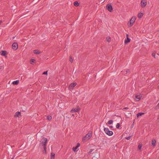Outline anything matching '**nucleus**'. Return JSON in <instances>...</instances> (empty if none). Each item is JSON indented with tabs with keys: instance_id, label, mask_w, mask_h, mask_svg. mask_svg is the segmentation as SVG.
<instances>
[{
	"instance_id": "nucleus-1",
	"label": "nucleus",
	"mask_w": 159,
	"mask_h": 159,
	"mask_svg": "<svg viewBox=\"0 0 159 159\" xmlns=\"http://www.w3.org/2000/svg\"><path fill=\"white\" fill-rule=\"evenodd\" d=\"M92 136V132L91 131H89V133L87 134L85 136L83 137V139L84 140L87 141L89 140Z\"/></svg>"
},
{
	"instance_id": "nucleus-2",
	"label": "nucleus",
	"mask_w": 159,
	"mask_h": 159,
	"mask_svg": "<svg viewBox=\"0 0 159 159\" xmlns=\"http://www.w3.org/2000/svg\"><path fill=\"white\" fill-rule=\"evenodd\" d=\"M48 139L47 138L43 137L41 141V143L39 144V145L46 146L47 143Z\"/></svg>"
},
{
	"instance_id": "nucleus-3",
	"label": "nucleus",
	"mask_w": 159,
	"mask_h": 159,
	"mask_svg": "<svg viewBox=\"0 0 159 159\" xmlns=\"http://www.w3.org/2000/svg\"><path fill=\"white\" fill-rule=\"evenodd\" d=\"M104 130L105 133L109 136H111L113 134V132L109 130L108 128H104Z\"/></svg>"
},
{
	"instance_id": "nucleus-4",
	"label": "nucleus",
	"mask_w": 159,
	"mask_h": 159,
	"mask_svg": "<svg viewBox=\"0 0 159 159\" xmlns=\"http://www.w3.org/2000/svg\"><path fill=\"white\" fill-rule=\"evenodd\" d=\"M136 19V18L135 16H133L132 17V18L129 20V25H130V26L129 25V26L130 27L133 25V24L135 22Z\"/></svg>"
},
{
	"instance_id": "nucleus-5",
	"label": "nucleus",
	"mask_w": 159,
	"mask_h": 159,
	"mask_svg": "<svg viewBox=\"0 0 159 159\" xmlns=\"http://www.w3.org/2000/svg\"><path fill=\"white\" fill-rule=\"evenodd\" d=\"M106 7L107 10L109 12H111L113 11V8L112 5L111 4H107L106 6Z\"/></svg>"
},
{
	"instance_id": "nucleus-6",
	"label": "nucleus",
	"mask_w": 159,
	"mask_h": 159,
	"mask_svg": "<svg viewBox=\"0 0 159 159\" xmlns=\"http://www.w3.org/2000/svg\"><path fill=\"white\" fill-rule=\"evenodd\" d=\"M12 48L14 50H16L18 48V45L16 43H14L12 45Z\"/></svg>"
},
{
	"instance_id": "nucleus-7",
	"label": "nucleus",
	"mask_w": 159,
	"mask_h": 159,
	"mask_svg": "<svg viewBox=\"0 0 159 159\" xmlns=\"http://www.w3.org/2000/svg\"><path fill=\"white\" fill-rule=\"evenodd\" d=\"M141 4L142 7H145L147 5V0H141Z\"/></svg>"
},
{
	"instance_id": "nucleus-8",
	"label": "nucleus",
	"mask_w": 159,
	"mask_h": 159,
	"mask_svg": "<svg viewBox=\"0 0 159 159\" xmlns=\"http://www.w3.org/2000/svg\"><path fill=\"white\" fill-rule=\"evenodd\" d=\"M77 84L76 83H72L70 84L69 86L68 89H73L74 87Z\"/></svg>"
},
{
	"instance_id": "nucleus-9",
	"label": "nucleus",
	"mask_w": 159,
	"mask_h": 159,
	"mask_svg": "<svg viewBox=\"0 0 159 159\" xmlns=\"http://www.w3.org/2000/svg\"><path fill=\"white\" fill-rule=\"evenodd\" d=\"M80 110V108L79 107H77V108H73L71 110L70 112L72 113L78 112Z\"/></svg>"
},
{
	"instance_id": "nucleus-10",
	"label": "nucleus",
	"mask_w": 159,
	"mask_h": 159,
	"mask_svg": "<svg viewBox=\"0 0 159 159\" xmlns=\"http://www.w3.org/2000/svg\"><path fill=\"white\" fill-rule=\"evenodd\" d=\"M7 52L5 50H2L0 52V54L2 56H4L6 57H7V56H6L7 54Z\"/></svg>"
},
{
	"instance_id": "nucleus-11",
	"label": "nucleus",
	"mask_w": 159,
	"mask_h": 159,
	"mask_svg": "<svg viewBox=\"0 0 159 159\" xmlns=\"http://www.w3.org/2000/svg\"><path fill=\"white\" fill-rule=\"evenodd\" d=\"M127 38L125 39V40L124 43L125 44H126L128 43H129L130 41V38L128 37V34H127L126 35Z\"/></svg>"
},
{
	"instance_id": "nucleus-12",
	"label": "nucleus",
	"mask_w": 159,
	"mask_h": 159,
	"mask_svg": "<svg viewBox=\"0 0 159 159\" xmlns=\"http://www.w3.org/2000/svg\"><path fill=\"white\" fill-rule=\"evenodd\" d=\"M19 116H21L20 112L19 111H17L16 113L15 114L14 116L15 117H19Z\"/></svg>"
},
{
	"instance_id": "nucleus-13",
	"label": "nucleus",
	"mask_w": 159,
	"mask_h": 159,
	"mask_svg": "<svg viewBox=\"0 0 159 159\" xmlns=\"http://www.w3.org/2000/svg\"><path fill=\"white\" fill-rule=\"evenodd\" d=\"M33 52L36 54H39L41 53V52L39 50H35L33 51Z\"/></svg>"
},
{
	"instance_id": "nucleus-14",
	"label": "nucleus",
	"mask_w": 159,
	"mask_h": 159,
	"mask_svg": "<svg viewBox=\"0 0 159 159\" xmlns=\"http://www.w3.org/2000/svg\"><path fill=\"white\" fill-rule=\"evenodd\" d=\"M144 114V113L139 112L137 114V118H139V116H142Z\"/></svg>"
},
{
	"instance_id": "nucleus-15",
	"label": "nucleus",
	"mask_w": 159,
	"mask_h": 159,
	"mask_svg": "<svg viewBox=\"0 0 159 159\" xmlns=\"http://www.w3.org/2000/svg\"><path fill=\"white\" fill-rule=\"evenodd\" d=\"M19 83V80H16L15 81H14L12 82V84L14 85H17Z\"/></svg>"
},
{
	"instance_id": "nucleus-16",
	"label": "nucleus",
	"mask_w": 159,
	"mask_h": 159,
	"mask_svg": "<svg viewBox=\"0 0 159 159\" xmlns=\"http://www.w3.org/2000/svg\"><path fill=\"white\" fill-rule=\"evenodd\" d=\"M143 15V13H142L140 12L138 14V17L140 19L142 18Z\"/></svg>"
},
{
	"instance_id": "nucleus-17",
	"label": "nucleus",
	"mask_w": 159,
	"mask_h": 159,
	"mask_svg": "<svg viewBox=\"0 0 159 159\" xmlns=\"http://www.w3.org/2000/svg\"><path fill=\"white\" fill-rule=\"evenodd\" d=\"M156 140L155 139H153L152 141V145L154 147L156 146Z\"/></svg>"
},
{
	"instance_id": "nucleus-18",
	"label": "nucleus",
	"mask_w": 159,
	"mask_h": 159,
	"mask_svg": "<svg viewBox=\"0 0 159 159\" xmlns=\"http://www.w3.org/2000/svg\"><path fill=\"white\" fill-rule=\"evenodd\" d=\"M141 97H141L140 95H136L135 96V98L137 100V101H139L140 100Z\"/></svg>"
},
{
	"instance_id": "nucleus-19",
	"label": "nucleus",
	"mask_w": 159,
	"mask_h": 159,
	"mask_svg": "<svg viewBox=\"0 0 159 159\" xmlns=\"http://www.w3.org/2000/svg\"><path fill=\"white\" fill-rule=\"evenodd\" d=\"M51 159H54L55 156V154L54 153L52 152L51 153Z\"/></svg>"
},
{
	"instance_id": "nucleus-20",
	"label": "nucleus",
	"mask_w": 159,
	"mask_h": 159,
	"mask_svg": "<svg viewBox=\"0 0 159 159\" xmlns=\"http://www.w3.org/2000/svg\"><path fill=\"white\" fill-rule=\"evenodd\" d=\"M73 4H74V5L76 7L78 6L79 5V3L77 1L75 2H74Z\"/></svg>"
},
{
	"instance_id": "nucleus-21",
	"label": "nucleus",
	"mask_w": 159,
	"mask_h": 159,
	"mask_svg": "<svg viewBox=\"0 0 159 159\" xmlns=\"http://www.w3.org/2000/svg\"><path fill=\"white\" fill-rule=\"evenodd\" d=\"M96 153H97V152H96ZM98 155L97 154L96 156H94L93 157L92 159H98Z\"/></svg>"
},
{
	"instance_id": "nucleus-22",
	"label": "nucleus",
	"mask_w": 159,
	"mask_h": 159,
	"mask_svg": "<svg viewBox=\"0 0 159 159\" xmlns=\"http://www.w3.org/2000/svg\"><path fill=\"white\" fill-rule=\"evenodd\" d=\"M113 121L112 120H110L108 121L107 124L109 125H111L113 123Z\"/></svg>"
},
{
	"instance_id": "nucleus-23",
	"label": "nucleus",
	"mask_w": 159,
	"mask_h": 159,
	"mask_svg": "<svg viewBox=\"0 0 159 159\" xmlns=\"http://www.w3.org/2000/svg\"><path fill=\"white\" fill-rule=\"evenodd\" d=\"M43 149H44V151L43 152V153H45L46 154H47L46 146H43Z\"/></svg>"
},
{
	"instance_id": "nucleus-24",
	"label": "nucleus",
	"mask_w": 159,
	"mask_h": 159,
	"mask_svg": "<svg viewBox=\"0 0 159 159\" xmlns=\"http://www.w3.org/2000/svg\"><path fill=\"white\" fill-rule=\"evenodd\" d=\"M142 144H139L138 146V149L139 150H141L142 148Z\"/></svg>"
},
{
	"instance_id": "nucleus-25",
	"label": "nucleus",
	"mask_w": 159,
	"mask_h": 159,
	"mask_svg": "<svg viewBox=\"0 0 159 159\" xmlns=\"http://www.w3.org/2000/svg\"><path fill=\"white\" fill-rule=\"evenodd\" d=\"M35 60L34 59H31L30 60V63L31 64H32V63H35Z\"/></svg>"
},
{
	"instance_id": "nucleus-26",
	"label": "nucleus",
	"mask_w": 159,
	"mask_h": 159,
	"mask_svg": "<svg viewBox=\"0 0 159 159\" xmlns=\"http://www.w3.org/2000/svg\"><path fill=\"white\" fill-rule=\"evenodd\" d=\"M111 38L110 37H107L106 38L107 41L108 42H110L111 41Z\"/></svg>"
},
{
	"instance_id": "nucleus-27",
	"label": "nucleus",
	"mask_w": 159,
	"mask_h": 159,
	"mask_svg": "<svg viewBox=\"0 0 159 159\" xmlns=\"http://www.w3.org/2000/svg\"><path fill=\"white\" fill-rule=\"evenodd\" d=\"M77 147H73V148H72V150H73L75 152H76V151H77Z\"/></svg>"
},
{
	"instance_id": "nucleus-28",
	"label": "nucleus",
	"mask_w": 159,
	"mask_h": 159,
	"mask_svg": "<svg viewBox=\"0 0 159 159\" xmlns=\"http://www.w3.org/2000/svg\"><path fill=\"white\" fill-rule=\"evenodd\" d=\"M52 117L51 116H48L47 117V119L49 120H51L52 119Z\"/></svg>"
},
{
	"instance_id": "nucleus-29",
	"label": "nucleus",
	"mask_w": 159,
	"mask_h": 159,
	"mask_svg": "<svg viewBox=\"0 0 159 159\" xmlns=\"http://www.w3.org/2000/svg\"><path fill=\"white\" fill-rule=\"evenodd\" d=\"M69 61H70V62H73V60L72 57L71 56H70V57Z\"/></svg>"
},
{
	"instance_id": "nucleus-30",
	"label": "nucleus",
	"mask_w": 159,
	"mask_h": 159,
	"mask_svg": "<svg viewBox=\"0 0 159 159\" xmlns=\"http://www.w3.org/2000/svg\"><path fill=\"white\" fill-rule=\"evenodd\" d=\"M120 125L119 123H118L116 125V128L117 129H119L120 127Z\"/></svg>"
},
{
	"instance_id": "nucleus-31",
	"label": "nucleus",
	"mask_w": 159,
	"mask_h": 159,
	"mask_svg": "<svg viewBox=\"0 0 159 159\" xmlns=\"http://www.w3.org/2000/svg\"><path fill=\"white\" fill-rule=\"evenodd\" d=\"M48 74V71H45L42 74L43 75H47Z\"/></svg>"
},
{
	"instance_id": "nucleus-32",
	"label": "nucleus",
	"mask_w": 159,
	"mask_h": 159,
	"mask_svg": "<svg viewBox=\"0 0 159 159\" xmlns=\"http://www.w3.org/2000/svg\"><path fill=\"white\" fill-rule=\"evenodd\" d=\"M80 146V143H78L77 144V145L76 146H75L76 147H77V148H79Z\"/></svg>"
},
{
	"instance_id": "nucleus-33",
	"label": "nucleus",
	"mask_w": 159,
	"mask_h": 159,
	"mask_svg": "<svg viewBox=\"0 0 159 159\" xmlns=\"http://www.w3.org/2000/svg\"><path fill=\"white\" fill-rule=\"evenodd\" d=\"M131 136H128V137H125V139H127V140H129L130 139V138L131 137Z\"/></svg>"
},
{
	"instance_id": "nucleus-34",
	"label": "nucleus",
	"mask_w": 159,
	"mask_h": 159,
	"mask_svg": "<svg viewBox=\"0 0 159 159\" xmlns=\"http://www.w3.org/2000/svg\"><path fill=\"white\" fill-rule=\"evenodd\" d=\"M159 109V107L157 105L156 107H155V109L156 110H157L158 109Z\"/></svg>"
},
{
	"instance_id": "nucleus-35",
	"label": "nucleus",
	"mask_w": 159,
	"mask_h": 159,
	"mask_svg": "<svg viewBox=\"0 0 159 159\" xmlns=\"http://www.w3.org/2000/svg\"><path fill=\"white\" fill-rule=\"evenodd\" d=\"M152 57H154V58H155V53H152Z\"/></svg>"
},
{
	"instance_id": "nucleus-36",
	"label": "nucleus",
	"mask_w": 159,
	"mask_h": 159,
	"mask_svg": "<svg viewBox=\"0 0 159 159\" xmlns=\"http://www.w3.org/2000/svg\"><path fill=\"white\" fill-rule=\"evenodd\" d=\"M134 121L133 123L131 125V128H132L134 125Z\"/></svg>"
},
{
	"instance_id": "nucleus-37",
	"label": "nucleus",
	"mask_w": 159,
	"mask_h": 159,
	"mask_svg": "<svg viewBox=\"0 0 159 159\" xmlns=\"http://www.w3.org/2000/svg\"><path fill=\"white\" fill-rule=\"evenodd\" d=\"M93 150L92 149H91L89 152H88V153L89 154H91Z\"/></svg>"
},
{
	"instance_id": "nucleus-38",
	"label": "nucleus",
	"mask_w": 159,
	"mask_h": 159,
	"mask_svg": "<svg viewBox=\"0 0 159 159\" xmlns=\"http://www.w3.org/2000/svg\"><path fill=\"white\" fill-rule=\"evenodd\" d=\"M129 72V69H128L126 71V74H127V73Z\"/></svg>"
},
{
	"instance_id": "nucleus-39",
	"label": "nucleus",
	"mask_w": 159,
	"mask_h": 159,
	"mask_svg": "<svg viewBox=\"0 0 159 159\" xmlns=\"http://www.w3.org/2000/svg\"><path fill=\"white\" fill-rule=\"evenodd\" d=\"M3 69V67L2 66H0V70H2Z\"/></svg>"
},
{
	"instance_id": "nucleus-40",
	"label": "nucleus",
	"mask_w": 159,
	"mask_h": 159,
	"mask_svg": "<svg viewBox=\"0 0 159 159\" xmlns=\"http://www.w3.org/2000/svg\"><path fill=\"white\" fill-rule=\"evenodd\" d=\"M129 109V108L128 107H125L124 108V109Z\"/></svg>"
},
{
	"instance_id": "nucleus-41",
	"label": "nucleus",
	"mask_w": 159,
	"mask_h": 159,
	"mask_svg": "<svg viewBox=\"0 0 159 159\" xmlns=\"http://www.w3.org/2000/svg\"><path fill=\"white\" fill-rule=\"evenodd\" d=\"M109 127L110 128H113V126L112 125H111L109 126Z\"/></svg>"
},
{
	"instance_id": "nucleus-42",
	"label": "nucleus",
	"mask_w": 159,
	"mask_h": 159,
	"mask_svg": "<svg viewBox=\"0 0 159 159\" xmlns=\"http://www.w3.org/2000/svg\"><path fill=\"white\" fill-rule=\"evenodd\" d=\"M2 20H0V25L2 23Z\"/></svg>"
},
{
	"instance_id": "nucleus-43",
	"label": "nucleus",
	"mask_w": 159,
	"mask_h": 159,
	"mask_svg": "<svg viewBox=\"0 0 159 159\" xmlns=\"http://www.w3.org/2000/svg\"><path fill=\"white\" fill-rule=\"evenodd\" d=\"M15 157V155H14L11 159H14V157Z\"/></svg>"
},
{
	"instance_id": "nucleus-44",
	"label": "nucleus",
	"mask_w": 159,
	"mask_h": 159,
	"mask_svg": "<svg viewBox=\"0 0 159 159\" xmlns=\"http://www.w3.org/2000/svg\"><path fill=\"white\" fill-rule=\"evenodd\" d=\"M159 107V103L157 105Z\"/></svg>"
},
{
	"instance_id": "nucleus-45",
	"label": "nucleus",
	"mask_w": 159,
	"mask_h": 159,
	"mask_svg": "<svg viewBox=\"0 0 159 159\" xmlns=\"http://www.w3.org/2000/svg\"><path fill=\"white\" fill-rule=\"evenodd\" d=\"M158 119L159 120V116H158Z\"/></svg>"
}]
</instances>
